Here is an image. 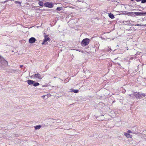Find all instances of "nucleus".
Segmentation results:
<instances>
[{"label": "nucleus", "instance_id": "nucleus-1", "mask_svg": "<svg viewBox=\"0 0 146 146\" xmlns=\"http://www.w3.org/2000/svg\"><path fill=\"white\" fill-rule=\"evenodd\" d=\"M132 95L135 96V97L136 98L140 99L143 98L146 96V94L144 93L140 94L139 92L135 93L134 94Z\"/></svg>", "mask_w": 146, "mask_h": 146}, {"label": "nucleus", "instance_id": "nucleus-2", "mask_svg": "<svg viewBox=\"0 0 146 146\" xmlns=\"http://www.w3.org/2000/svg\"><path fill=\"white\" fill-rule=\"evenodd\" d=\"M0 62L5 66H7L8 65V62L2 56H0Z\"/></svg>", "mask_w": 146, "mask_h": 146}, {"label": "nucleus", "instance_id": "nucleus-3", "mask_svg": "<svg viewBox=\"0 0 146 146\" xmlns=\"http://www.w3.org/2000/svg\"><path fill=\"white\" fill-rule=\"evenodd\" d=\"M89 39L86 38L83 40L81 42V44L83 46H86L89 44Z\"/></svg>", "mask_w": 146, "mask_h": 146}, {"label": "nucleus", "instance_id": "nucleus-4", "mask_svg": "<svg viewBox=\"0 0 146 146\" xmlns=\"http://www.w3.org/2000/svg\"><path fill=\"white\" fill-rule=\"evenodd\" d=\"M44 6L47 7L52 8L53 7L52 3L49 2H46L44 4Z\"/></svg>", "mask_w": 146, "mask_h": 146}, {"label": "nucleus", "instance_id": "nucleus-5", "mask_svg": "<svg viewBox=\"0 0 146 146\" xmlns=\"http://www.w3.org/2000/svg\"><path fill=\"white\" fill-rule=\"evenodd\" d=\"M36 39L33 37H32L29 39V42L30 43H33L35 42Z\"/></svg>", "mask_w": 146, "mask_h": 146}, {"label": "nucleus", "instance_id": "nucleus-6", "mask_svg": "<svg viewBox=\"0 0 146 146\" xmlns=\"http://www.w3.org/2000/svg\"><path fill=\"white\" fill-rule=\"evenodd\" d=\"M33 76L34 78H37L39 79H41L42 77V75L38 73H37L36 74H35Z\"/></svg>", "mask_w": 146, "mask_h": 146}, {"label": "nucleus", "instance_id": "nucleus-7", "mask_svg": "<svg viewBox=\"0 0 146 146\" xmlns=\"http://www.w3.org/2000/svg\"><path fill=\"white\" fill-rule=\"evenodd\" d=\"M27 82L28 84L29 85H33L34 83L35 82V81L31 80H28Z\"/></svg>", "mask_w": 146, "mask_h": 146}, {"label": "nucleus", "instance_id": "nucleus-8", "mask_svg": "<svg viewBox=\"0 0 146 146\" xmlns=\"http://www.w3.org/2000/svg\"><path fill=\"white\" fill-rule=\"evenodd\" d=\"M134 13L135 15L139 16L143 15V12H135Z\"/></svg>", "mask_w": 146, "mask_h": 146}, {"label": "nucleus", "instance_id": "nucleus-9", "mask_svg": "<svg viewBox=\"0 0 146 146\" xmlns=\"http://www.w3.org/2000/svg\"><path fill=\"white\" fill-rule=\"evenodd\" d=\"M44 39L47 41H50V38L47 35H45L44 36Z\"/></svg>", "mask_w": 146, "mask_h": 146}, {"label": "nucleus", "instance_id": "nucleus-10", "mask_svg": "<svg viewBox=\"0 0 146 146\" xmlns=\"http://www.w3.org/2000/svg\"><path fill=\"white\" fill-rule=\"evenodd\" d=\"M41 127V126L40 125H36L34 126L35 129L36 130L38 129H40Z\"/></svg>", "mask_w": 146, "mask_h": 146}, {"label": "nucleus", "instance_id": "nucleus-11", "mask_svg": "<svg viewBox=\"0 0 146 146\" xmlns=\"http://www.w3.org/2000/svg\"><path fill=\"white\" fill-rule=\"evenodd\" d=\"M38 3L39 5L41 7H42L44 5V4L42 2V1H39Z\"/></svg>", "mask_w": 146, "mask_h": 146}, {"label": "nucleus", "instance_id": "nucleus-12", "mask_svg": "<svg viewBox=\"0 0 146 146\" xmlns=\"http://www.w3.org/2000/svg\"><path fill=\"white\" fill-rule=\"evenodd\" d=\"M109 17L111 19H113L114 17V16L111 13L109 14Z\"/></svg>", "mask_w": 146, "mask_h": 146}, {"label": "nucleus", "instance_id": "nucleus-13", "mask_svg": "<svg viewBox=\"0 0 146 146\" xmlns=\"http://www.w3.org/2000/svg\"><path fill=\"white\" fill-rule=\"evenodd\" d=\"M63 8L62 7H57L56 8V10L55 11H60L61 10H62Z\"/></svg>", "mask_w": 146, "mask_h": 146}, {"label": "nucleus", "instance_id": "nucleus-14", "mask_svg": "<svg viewBox=\"0 0 146 146\" xmlns=\"http://www.w3.org/2000/svg\"><path fill=\"white\" fill-rule=\"evenodd\" d=\"M40 85V84L39 83L37 82H35L34 83L33 86H34L36 87L37 86H39Z\"/></svg>", "mask_w": 146, "mask_h": 146}, {"label": "nucleus", "instance_id": "nucleus-15", "mask_svg": "<svg viewBox=\"0 0 146 146\" xmlns=\"http://www.w3.org/2000/svg\"><path fill=\"white\" fill-rule=\"evenodd\" d=\"M47 41H46V40H45L44 39L43 40V42L42 43V44H47L48 42H47Z\"/></svg>", "mask_w": 146, "mask_h": 146}, {"label": "nucleus", "instance_id": "nucleus-16", "mask_svg": "<svg viewBox=\"0 0 146 146\" xmlns=\"http://www.w3.org/2000/svg\"><path fill=\"white\" fill-rule=\"evenodd\" d=\"M125 135L127 138H129V137L130 135L129 134L126 133H125L124 134Z\"/></svg>", "mask_w": 146, "mask_h": 146}, {"label": "nucleus", "instance_id": "nucleus-17", "mask_svg": "<svg viewBox=\"0 0 146 146\" xmlns=\"http://www.w3.org/2000/svg\"><path fill=\"white\" fill-rule=\"evenodd\" d=\"M142 143L143 144V146H146V141H142Z\"/></svg>", "mask_w": 146, "mask_h": 146}, {"label": "nucleus", "instance_id": "nucleus-18", "mask_svg": "<svg viewBox=\"0 0 146 146\" xmlns=\"http://www.w3.org/2000/svg\"><path fill=\"white\" fill-rule=\"evenodd\" d=\"M79 91L78 90H74V93H77Z\"/></svg>", "mask_w": 146, "mask_h": 146}, {"label": "nucleus", "instance_id": "nucleus-19", "mask_svg": "<svg viewBox=\"0 0 146 146\" xmlns=\"http://www.w3.org/2000/svg\"><path fill=\"white\" fill-rule=\"evenodd\" d=\"M141 3H144L146 2V0H141Z\"/></svg>", "mask_w": 146, "mask_h": 146}, {"label": "nucleus", "instance_id": "nucleus-20", "mask_svg": "<svg viewBox=\"0 0 146 146\" xmlns=\"http://www.w3.org/2000/svg\"><path fill=\"white\" fill-rule=\"evenodd\" d=\"M135 92H134V93H133V94H130L129 96H130L131 97H132V98H133V96H134V95H132V94H134Z\"/></svg>", "mask_w": 146, "mask_h": 146}, {"label": "nucleus", "instance_id": "nucleus-21", "mask_svg": "<svg viewBox=\"0 0 146 146\" xmlns=\"http://www.w3.org/2000/svg\"><path fill=\"white\" fill-rule=\"evenodd\" d=\"M15 3L16 4L18 3L20 5L21 4V2H19V1H16Z\"/></svg>", "mask_w": 146, "mask_h": 146}, {"label": "nucleus", "instance_id": "nucleus-22", "mask_svg": "<svg viewBox=\"0 0 146 146\" xmlns=\"http://www.w3.org/2000/svg\"><path fill=\"white\" fill-rule=\"evenodd\" d=\"M133 13V12H128V13H127V14H131L132 13Z\"/></svg>", "mask_w": 146, "mask_h": 146}, {"label": "nucleus", "instance_id": "nucleus-23", "mask_svg": "<svg viewBox=\"0 0 146 146\" xmlns=\"http://www.w3.org/2000/svg\"><path fill=\"white\" fill-rule=\"evenodd\" d=\"M70 92H73V89H71L70 90Z\"/></svg>", "mask_w": 146, "mask_h": 146}, {"label": "nucleus", "instance_id": "nucleus-24", "mask_svg": "<svg viewBox=\"0 0 146 146\" xmlns=\"http://www.w3.org/2000/svg\"><path fill=\"white\" fill-rule=\"evenodd\" d=\"M128 132L129 133H131V131H130V130H128Z\"/></svg>", "mask_w": 146, "mask_h": 146}, {"label": "nucleus", "instance_id": "nucleus-25", "mask_svg": "<svg viewBox=\"0 0 146 146\" xmlns=\"http://www.w3.org/2000/svg\"><path fill=\"white\" fill-rule=\"evenodd\" d=\"M143 15H146V12L143 13Z\"/></svg>", "mask_w": 146, "mask_h": 146}, {"label": "nucleus", "instance_id": "nucleus-26", "mask_svg": "<svg viewBox=\"0 0 146 146\" xmlns=\"http://www.w3.org/2000/svg\"><path fill=\"white\" fill-rule=\"evenodd\" d=\"M47 86V85H44L43 86V87H46Z\"/></svg>", "mask_w": 146, "mask_h": 146}, {"label": "nucleus", "instance_id": "nucleus-27", "mask_svg": "<svg viewBox=\"0 0 146 146\" xmlns=\"http://www.w3.org/2000/svg\"><path fill=\"white\" fill-rule=\"evenodd\" d=\"M23 66V65H20V68H22V67Z\"/></svg>", "mask_w": 146, "mask_h": 146}, {"label": "nucleus", "instance_id": "nucleus-28", "mask_svg": "<svg viewBox=\"0 0 146 146\" xmlns=\"http://www.w3.org/2000/svg\"><path fill=\"white\" fill-rule=\"evenodd\" d=\"M137 1V2H138V1H141V0H135Z\"/></svg>", "mask_w": 146, "mask_h": 146}, {"label": "nucleus", "instance_id": "nucleus-29", "mask_svg": "<svg viewBox=\"0 0 146 146\" xmlns=\"http://www.w3.org/2000/svg\"><path fill=\"white\" fill-rule=\"evenodd\" d=\"M137 25L138 26H141V25H139V24L138 25Z\"/></svg>", "mask_w": 146, "mask_h": 146}, {"label": "nucleus", "instance_id": "nucleus-30", "mask_svg": "<svg viewBox=\"0 0 146 146\" xmlns=\"http://www.w3.org/2000/svg\"><path fill=\"white\" fill-rule=\"evenodd\" d=\"M71 22V21H69V23H70Z\"/></svg>", "mask_w": 146, "mask_h": 146}, {"label": "nucleus", "instance_id": "nucleus-31", "mask_svg": "<svg viewBox=\"0 0 146 146\" xmlns=\"http://www.w3.org/2000/svg\"><path fill=\"white\" fill-rule=\"evenodd\" d=\"M131 1H133V0H131Z\"/></svg>", "mask_w": 146, "mask_h": 146}, {"label": "nucleus", "instance_id": "nucleus-32", "mask_svg": "<svg viewBox=\"0 0 146 146\" xmlns=\"http://www.w3.org/2000/svg\"><path fill=\"white\" fill-rule=\"evenodd\" d=\"M81 52H83V51H81Z\"/></svg>", "mask_w": 146, "mask_h": 146}]
</instances>
